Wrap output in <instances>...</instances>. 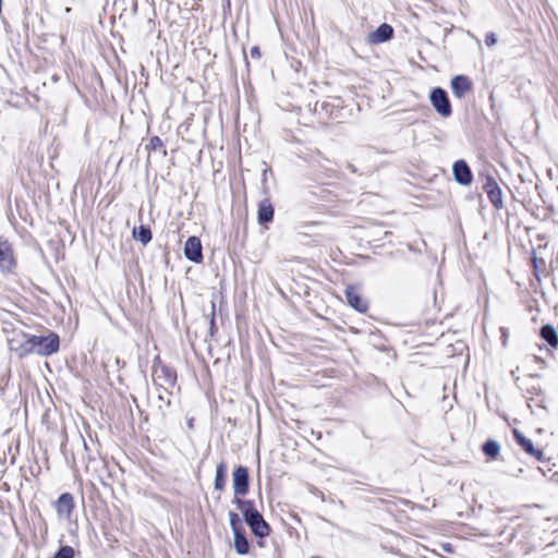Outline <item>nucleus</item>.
Masks as SVG:
<instances>
[{"label": "nucleus", "mask_w": 558, "mask_h": 558, "mask_svg": "<svg viewBox=\"0 0 558 558\" xmlns=\"http://www.w3.org/2000/svg\"><path fill=\"white\" fill-rule=\"evenodd\" d=\"M9 347L10 350L16 352L20 357L32 353L50 355L59 350V337L56 333H50L46 337L23 336L21 341L10 339Z\"/></svg>", "instance_id": "1"}, {"label": "nucleus", "mask_w": 558, "mask_h": 558, "mask_svg": "<svg viewBox=\"0 0 558 558\" xmlns=\"http://www.w3.org/2000/svg\"><path fill=\"white\" fill-rule=\"evenodd\" d=\"M234 502L243 512L246 523L255 535L264 537L269 534V525L266 523L262 514L253 507L251 501L235 498Z\"/></svg>", "instance_id": "2"}, {"label": "nucleus", "mask_w": 558, "mask_h": 558, "mask_svg": "<svg viewBox=\"0 0 558 558\" xmlns=\"http://www.w3.org/2000/svg\"><path fill=\"white\" fill-rule=\"evenodd\" d=\"M16 265L11 243L0 236V270L11 272Z\"/></svg>", "instance_id": "3"}, {"label": "nucleus", "mask_w": 558, "mask_h": 558, "mask_svg": "<svg viewBox=\"0 0 558 558\" xmlns=\"http://www.w3.org/2000/svg\"><path fill=\"white\" fill-rule=\"evenodd\" d=\"M429 99L433 107L441 117L447 118L451 114V106L444 89L439 87L434 88L430 93Z\"/></svg>", "instance_id": "4"}, {"label": "nucleus", "mask_w": 558, "mask_h": 558, "mask_svg": "<svg viewBox=\"0 0 558 558\" xmlns=\"http://www.w3.org/2000/svg\"><path fill=\"white\" fill-rule=\"evenodd\" d=\"M232 484L236 496H244L248 490V472L244 466H238L232 473Z\"/></svg>", "instance_id": "5"}, {"label": "nucleus", "mask_w": 558, "mask_h": 558, "mask_svg": "<svg viewBox=\"0 0 558 558\" xmlns=\"http://www.w3.org/2000/svg\"><path fill=\"white\" fill-rule=\"evenodd\" d=\"M483 189L487 193L489 201L493 203V205L496 208H501L504 204L502 194L496 180L492 177H486L483 183Z\"/></svg>", "instance_id": "6"}, {"label": "nucleus", "mask_w": 558, "mask_h": 558, "mask_svg": "<svg viewBox=\"0 0 558 558\" xmlns=\"http://www.w3.org/2000/svg\"><path fill=\"white\" fill-rule=\"evenodd\" d=\"M184 255L194 263H201L203 259L202 243L197 236H190L184 245Z\"/></svg>", "instance_id": "7"}, {"label": "nucleus", "mask_w": 558, "mask_h": 558, "mask_svg": "<svg viewBox=\"0 0 558 558\" xmlns=\"http://www.w3.org/2000/svg\"><path fill=\"white\" fill-rule=\"evenodd\" d=\"M56 511L58 513V517L62 520H69L71 518L73 508H74V501L73 497L69 493L62 494L59 499L56 501Z\"/></svg>", "instance_id": "8"}, {"label": "nucleus", "mask_w": 558, "mask_h": 558, "mask_svg": "<svg viewBox=\"0 0 558 558\" xmlns=\"http://www.w3.org/2000/svg\"><path fill=\"white\" fill-rule=\"evenodd\" d=\"M393 28L389 24H381L376 31L369 33L366 41L372 45H378L389 40L392 37Z\"/></svg>", "instance_id": "9"}, {"label": "nucleus", "mask_w": 558, "mask_h": 558, "mask_svg": "<svg viewBox=\"0 0 558 558\" xmlns=\"http://www.w3.org/2000/svg\"><path fill=\"white\" fill-rule=\"evenodd\" d=\"M452 170L454 179L459 184L469 185L472 182V173L465 161H456Z\"/></svg>", "instance_id": "10"}, {"label": "nucleus", "mask_w": 558, "mask_h": 558, "mask_svg": "<svg viewBox=\"0 0 558 558\" xmlns=\"http://www.w3.org/2000/svg\"><path fill=\"white\" fill-rule=\"evenodd\" d=\"M345 298L350 306L355 308L356 311L364 313L366 312L368 304L367 302L361 296L360 292L354 287H349L345 290Z\"/></svg>", "instance_id": "11"}, {"label": "nucleus", "mask_w": 558, "mask_h": 558, "mask_svg": "<svg viewBox=\"0 0 558 558\" xmlns=\"http://www.w3.org/2000/svg\"><path fill=\"white\" fill-rule=\"evenodd\" d=\"M471 88L472 83L466 76L458 75L451 80L452 93L458 98H462Z\"/></svg>", "instance_id": "12"}, {"label": "nucleus", "mask_w": 558, "mask_h": 558, "mask_svg": "<svg viewBox=\"0 0 558 558\" xmlns=\"http://www.w3.org/2000/svg\"><path fill=\"white\" fill-rule=\"evenodd\" d=\"M513 435L518 444L531 456L535 457L537 460H542L543 452L534 448L531 439L526 438L519 430L514 429Z\"/></svg>", "instance_id": "13"}, {"label": "nucleus", "mask_w": 558, "mask_h": 558, "mask_svg": "<svg viewBox=\"0 0 558 558\" xmlns=\"http://www.w3.org/2000/svg\"><path fill=\"white\" fill-rule=\"evenodd\" d=\"M274 217V208L268 201L259 203L258 219L260 222H269Z\"/></svg>", "instance_id": "14"}, {"label": "nucleus", "mask_w": 558, "mask_h": 558, "mask_svg": "<svg viewBox=\"0 0 558 558\" xmlns=\"http://www.w3.org/2000/svg\"><path fill=\"white\" fill-rule=\"evenodd\" d=\"M227 466L223 462L219 463L216 468L215 488L218 490L223 489L226 485Z\"/></svg>", "instance_id": "15"}, {"label": "nucleus", "mask_w": 558, "mask_h": 558, "mask_svg": "<svg viewBox=\"0 0 558 558\" xmlns=\"http://www.w3.org/2000/svg\"><path fill=\"white\" fill-rule=\"evenodd\" d=\"M542 337L554 348L558 345V335L554 327L546 325L541 330Z\"/></svg>", "instance_id": "16"}, {"label": "nucleus", "mask_w": 558, "mask_h": 558, "mask_svg": "<svg viewBox=\"0 0 558 558\" xmlns=\"http://www.w3.org/2000/svg\"><path fill=\"white\" fill-rule=\"evenodd\" d=\"M234 547L240 555L248 551V543L240 532H234Z\"/></svg>", "instance_id": "17"}, {"label": "nucleus", "mask_w": 558, "mask_h": 558, "mask_svg": "<svg viewBox=\"0 0 558 558\" xmlns=\"http://www.w3.org/2000/svg\"><path fill=\"white\" fill-rule=\"evenodd\" d=\"M133 235L136 240L143 244H147L151 240V232L149 228L141 226L138 229H134Z\"/></svg>", "instance_id": "18"}, {"label": "nucleus", "mask_w": 558, "mask_h": 558, "mask_svg": "<svg viewBox=\"0 0 558 558\" xmlns=\"http://www.w3.org/2000/svg\"><path fill=\"white\" fill-rule=\"evenodd\" d=\"M483 451L490 458H496L500 451V447L497 441L488 440L483 446Z\"/></svg>", "instance_id": "19"}, {"label": "nucleus", "mask_w": 558, "mask_h": 558, "mask_svg": "<svg viewBox=\"0 0 558 558\" xmlns=\"http://www.w3.org/2000/svg\"><path fill=\"white\" fill-rule=\"evenodd\" d=\"M74 550L70 546H63L59 549V551L54 555L53 558H73Z\"/></svg>", "instance_id": "20"}, {"label": "nucleus", "mask_w": 558, "mask_h": 558, "mask_svg": "<svg viewBox=\"0 0 558 558\" xmlns=\"http://www.w3.org/2000/svg\"><path fill=\"white\" fill-rule=\"evenodd\" d=\"M229 519H230V525H231L233 532H240L241 520H240L239 515L234 512H230Z\"/></svg>", "instance_id": "21"}, {"label": "nucleus", "mask_w": 558, "mask_h": 558, "mask_svg": "<svg viewBox=\"0 0 558 558\" xmlns=\"http://www.w3.org/2000/svg\"><path fill=\"white\" fill-rule=\"evenodd\" d=\"M485 43L487 46H494L496 43H497V37L494 33H489L487 34L486 38H485Z\"/></svg>", "instance_id": "22"}, {"label": "nucleus", "mask_w": 558, "mask_h": 558, "mask_svg": "<svg viewBox=\"0 0 558 558\" xmlns=\"http://www.w3.org/2000/svg\"><path fill=\"white\" fill-rule=\"evenodd\" d=\"M252 58H259L260 52L257 47H253L250 51Z\"/></svg>", "instance_id": "23"}, {"label": "nucleus", "mask_w": 558, "mask_h": 558, "mask_svg": "<svg viewBox=\"0 0 558 558\" xmlns=\"http://www.w3.org/2000/svg\"><path fill=\"white\" fill-rule=\"evenodd\" d=\"M151 142H159V137H155Z\"/></svg>", "instance_id": "24"}, {"label": "nucleus", "mask_w": 558, "mask_h": 558, "mask_svg": "<svg viewBox=\"0 0 558 558\" xmlns=\"http://www.w3.org/2000/svg\"><path fill=\"white\" fill-rule=\"evenodd\" d=\"M312 558H319V557H312Z\"/></svg>", "instance_id": "25"}]
</instances>
